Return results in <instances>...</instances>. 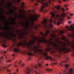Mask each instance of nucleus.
Here are the masks:
<instances>
[{
    "instance_id": "obj_1",
    "label": "nucleus",
    "mask_w": 74,
    "mask_h": 74,
    "mask_svg": "<svg viewBox=\"0 0 74 74\" xmlns=\"http://www.w3.org/2000/svg\"><path fill=\"white\" fill-rule=\"evenodd\" d=\"M68 36L69 37H71L72 39H73V42H71L66 39V38L64 36H63L62 38V40L64 41H65L67 42L66 44V42L64 43V46L62 47H60V45H58V51L60 53L62 52L63 53H66L67 52H70V50L69 48L67 47H71L73 49V53H74V33H71V34H68Z\"/></svg>"
},
{
    "instance_id": "obj_2",
    "label": "nucleus",
    "mask_w": 74,
    "mask_h": 74,
    "mask_svg": "<svg viewBox=\"0 0 74 74\" xmlns=\"http://www.w3.org/2000/svg\"><path fill=\"white\" fill-rule=\"evenodd\" d=\"M43 1H45V0H38L37 1L39 3H40L42 5L40 9V11L42 12H46L48 11V10H45V9L47 7H48V4H51V1L48 0V2H46L45 3H44Z\"/></svg>"
},
{
    "instance_id": "obj_3",
    "label": "nucleus",
    "mask_w": 74,
    "mask_h": 74,
    "mask_svg": "<svg viewBox=\"0 0 74 74\" xmlns=\"http://www.w3.org/2000/svg\"><path fill=\"white\" fill-rule=\"evenodd\" d=\"M15 44L12 45L11 46H10V49H14V51L15 53L12 54L13 56H16V53L21 52L19 49V48L15 47Z\"/></svg>"
},
{
    "instance_id": "obj_4",
    "label": "nucleus",
    "mask_w": 74,
    "mask_h": 74,
    "mask_svg": "<svg viewBox=\"0 0 74 74\" xmlns=\"http://www.w3.org/2000/svg\"><path fill=\"white\" fill-rule=\"evenodd\" d=\"M0 63H1V61L0 60ZM10 66H11V64L8 65L6 66H4L3 67H1L0 66V71L1 70H4L5 71H7L8 73H10L11 71V70H10L8 69V67H10Z\"/></svg>"
},
{
    "instance_id": "obj_5",
    "label": "nucleus",
    "mask_w": 74,
    "mask_h": 74,
    "mask_svg": "<svg viewBox=\"0 0 74 74\" xmlns=\"http://www.w3.org/2000/svg\"><path fill=\"white\" fill-rule=\"evenodd\" d=\"M69 72L65 70H63L62 71H63V73L64 74H73L72 73V71H73V68H71V69H69Z\"/></svg>"
},
{
    "instance_id": "obj_6",
    "label": "nucleus",
    "mask_w": 74,
    "mask_h": 74,
    "mask_svg": "<svg viewBox=\"0 0 74 74\" xmlns=\"http://www.w3.org/2000/svg\"><path fill=\"white\" fill-rule=\"evenodd\" d=\"M39 17H40V15L34 14V15L33 16L34 21H37Z\"/></svg>"
},
{
    "instance_id": "obj_7",
    "label": "nucleus",
    "mask_w": 74,
    "mask_h": 74,
    "mask_svg": "<svg viewBox=\"0 0 74 74\" xmlns=\"http://www.w3.org/2000/svg\"><path fill=\"white\" fill-rule=\"evenodd\" d=\"M50 36L52 38H53V39L55 38V40L57 41H58V39L56 38V35L55 34H51Z\"/></svg>"
},
{
    "instance_id": "obj_8",
    "label": "nucleus",
    "mask_w": 74,
    "mask_h": 74,
    "mask_svg": "<svg viewBox=\"0 0 74 74\" xmlns=\"http://www.w3.org/2000/svg\"><path fill=\"white\" fill-rule=\"evenodd\" d=\"M66 27L67 28V29L69 31H72V32H74V29L73 27H71V28H70L68 26H66Z\"/></svg>"
},
{
    "instance_id": "obj_9",
    "label": "nucleus",
    "mask_w": 74,
    "mask_h": 74,
    "mask_svg": "<svg viewBox=\"0 0 74 74\" xmlns=\"http://www.w3.org/2000/svg\"><path fill=\"white\" fill-rule=\"evenodd\" d=\"M24 24L26 27H26H27L29 25V21L27 20L26 21V23H24Z\"/></svg>"
},
{
    "instance_id": "obj_10",
    "label": "nucleus",
    "mask_w": 74,
    "mask_h": 74,
    "mask_svg": "<svg viewBox=\"0 0 74 74\" xmlns=\"http://www.w3.org/2000/svg\"><path fill=\"white\" fill-rule=\"evenodd\" d=\"M32 24L33 26H34V27L35 29H37V27H40V25L38 24L37 25H34V24L33 23H32Z\"/></svg>"
},
{
    "instance_id": "obj_11",
    "label": "nucleus",
    "mask_w": 74,
    "mask_h": 74,
    "mask_svg": "<svg viewBox=\"0 0 74 74\" xmlns=\"http://www.w3.org/2000/svg\"><path fill=\"white\" fill-rule=\"evenodd\" d=\"M0 44H1L2 46L3 47H4V48H5V47H7V46H6V45H5V44L3 43L2 42V41H0Z\"/></svg>"
},
{
    "instance_id": "obj_12",
    "label": "nucleus",
    "mask_w": 74,
    "mask_h": 74,
    "mask_svg": "<svg viewBox=\"0 0 74 74\" xmlns=\"http://www.w3.org/2000/svg\"><path fill=\"white\" fill-rule=\"evenodd\" d=\"M66 61H62L59 64L61 66H63V63H66Z\"/></svg>"
},
{
    "instance_id": "obj_13",
    "label": "nucleus",
    "mask_w": 74,
    "mask_h": 74,
    "mask_svg": "<svg viewBox=\"0 0 74 74\" xmlns=\"http://www.w3.org/2000/svg\"><path fill=\"white\" fill-rule=\"evenodd\" d=\"M54 8H55L58 10V11H59L60 9V6H55L54 7Z\"/></svg>"
},
{
    "instance_id": "obj_14",
    "label": "nucleus",
    "mask_w": 74,
    "mask_h": 74,
    "mask_svg": "<svg viewBox=\"0 0 74 74\" xmlns=\"http://www.w3.org/2000/svg\"><path fill=\"white\" fill-rule=\"evenodd\" d=\"M10 34L11 36H12L13 37H14V38H15V37H16V35L13 34V33L12 32H11L10 33Z\"/></svg>"
},
{
    "instance_id": "obj_15",
    "label": "nucleus",
    "mask_w": 74,
    "mask_h": 74,
    "mask_svg": "<svg viewBox=\"0 0 74 74\" xmlns=\"http://www.w3.org/2000/svg\"><path fill=\"white\" fill-rule=\"evenodd\" d=\"M22 38H24V37L23 36V33L21 34V35L19 37V38L20 39H21Z\"/></svg>"
},
{
    "instance_id": "obj_16",
    "label": "nucleus",
    "mask_w": 74,
    "mask_h": 74,
    "mask_svg": "<svg viewBox=\"0 0 74 74\" xmlns=\"http://www.w3.org/2000/svg\"><path fill=\"white\" fill-rule=\"evenodd\" d=\"M9 11L10 12V14H11L12 12H14V10H12V9H10V10Z\"/></svg>"
},
{
    "instance_id": "obj_17",
    "label": "nucleus",
    "mask_w": 74,
    "mask_h": 74,
    "mask_svg": "<svg viewBox=\"0 0 74 74\" xmlns=\"http://www.w3.org/2000/svg\"><path fill=\"white\" fill-rule=\"evenodd\" d=\"M36 74H41V71H39V72H37L36 71H35Z\"/></svg>"
},
{
    "instance_id": "obj_18",
    "label": "nucleus",
    "mask_w": 74,
    "mask_h": 74,
    "mask_svg": "<svg viewBox=\"0 0 74 74\" xmlns=\"http://www.w3.org/2000/svg\"><path fill=\"white\" fill-rule=\"evenodd\" d=\"M66 16V13L62 14L61 15V16L62 18H64V17H65V16Z\"/></svg>"
},
{
    "instance_id": "obj_19",
    "label": "nucleus",
    "mask_w": 74,
    "mask_h": 74,
    "mask_svg": "<svg viewBox=\"0 0 74 74\" xmlns=\"http://www.w3.org/2000/svg\"><path fill=\"white\" fill-rule=\"evenodd\" d=\"M46 70L47 71H52V69H50L48 68H47L46 69Z\"/></svg>"
},
{
    "instance_id": "obj_20",
    "label": "nucleus",
    "mask_w": 74,
    "mask_h": 74,
    "mask_svg": "<svg viewBox=\"0 0 74 74\" xmlns=\"http://www.w3.org/2000/svg\"><path fill=\"white\" fill-rule=\"evenodd\" d=\"M65 66L66 69H68V67H69V65L68 64H65Z\"/></svg>"
},
{
    "instance_id": "obj_21",
    "label": "nucleus",
    "mask_w": 74,
    "mask_h": 74,
    "mask_svg": "<svg viewBox=\"0 0 74 74\" xmlns=\"http://www.w3.org/2000/svg\"><path fill=\"white\" fill-rule=\"evenodd\" d=\"M10 19H11L12 21H13V22H14V21L15 20V19L14 18H12L11 17H10Z\"/></svg>"
},
{
    "instance_id": "obj_22",
    "label": "nucleus",
    "mask_w": 74,
    "mask_h": 74,
    "mask_svg": "<svg viewBox=\"0 0 74 74\" xmlns=\"http://www.w3.org/2000/svg\"><path fill=\"white\" fill-rule=\"evenodd\" d=\"M6 27H6V29H7V30H9V29L8 28V24L7 23V22H6Z\"/></svg>"
},
{
    "instance_id": "obj_23",
    "label": "nucleus",
    "mask_w": 74,
    "mask_h": 74,
    "mask_svg": "<svg viewBox=\"0 0 74 74\" xmlns=\"http://www.w3.org/2000/svg\"><path fill=\"white\" fill-rule=\"evenodd\" d=\"M38 65L39 67H41V64L40 63L38 64Z\"/></svg>"
},
{
    "instance_id": "obj_24",
    "label": "nucleus",
    "mask_w": 74,
    "mask_h": 74,
    "mask_svg": "<svg viewBox=\"0 0 74 74\" xmlns=\"http://www.w3.org/2000/svg\"><path fill=\"white\" fill-rule=\"evenodd\" d=\"M56 64H57V62H55L51 64V65H52V66H53V65H54V64H56Z\"/></svg>"
},
{
    "instance_id": "obj_25",
    "label": "nucleus",
    "mask_w": 74,
    "mask_h": 74,
    "mask_svg": "<svg viewBox=\"0 0 74 74\" xmlns=\"http://www.w3.org/2000/svg\"><path fill=\"white\" fill-rule=\"evenodd\" d=\"M25 66V64L22 63L21 65V67H23Z\"/></svg>"
},
{
    "instance_id": "obj_26",
    "label": "nucleus",
    "mask_w": 74,
    "mask_h": 74,
    "mask_svg": "<svg viewBox=\"0 0 74 74\" xmlns=\"http://www.w3.org/2000/svg\"><path fill=\"white\" fill-rule=\"evenodd\" d=\"M11 61H12V60H6L7 62H11Z\"/></svg>"
},
{
    "instance_id": "obj_27",
    "label": "nucleus",
    "mask_w": 74,
    "mask_h": 74,
    "mask_svg": "<svg viewBox=\"0 0 74 74\" xmlns=\"http://www.w3.org/2000/svg\"><path fill=\"white\" fill-rule=\"evenodd\" d=\"M6 35H5L6 37V38L7 39H8V35H7V33H5Z\"/></svg>"
},
{
    "instance_id": "obj_28",
    "label": "nucleus",
    "mask_w": 74,
    "mask_h": 74,
    "mask_svg": "<svg viewBox=\"0 0 74 74\" xmlns=\"http://www.w3.org/2000/svg\"><path fill=\"white\" fill-rule=\"evenodd\" d=\"M61 11H63V12H64V11H65V10H64V9L63 8H61Z\"/></svg>"
},
{
    "instance_id": "obj_29",
    "label": "nucleus",
    "mask_w": 74,
    "mask_h": 74,
    "mask_svg": "<svg viewBox=\"0 0 74 74\" xmlns=\"http://www.w3.org/2000/svg\"><path fill=\"white\" fill-rule=\"evenodd\" d=\"M60 32L61 34H63V33H64V31H60Z\"/></svg>"
},
{
    "instance_id": "obj_30",
    "label": "nucleus",
    "mask_w": 74,
    "mask_h": 74,
    "mask_svg": "<svg viewBox=\"0 0 74 74\" xmlns=\"http://www.w3.org/2000/svg\"><path fill=\"white\" fill-rule=\"evenodd\" d=\"M17 13H16L15 14V16L16 17V18H17Z\"/></svg>"
},
{
    "instance_id": "obj_31",
    "label": "nucleus",
    "mask_w": 74,
    "mask_h": 74,
    "mask_svg": "<svg viewBox=\"0 0 74 74\" xmlns=\"http://www.w3.org/2000/svg\"><path fill=\"white\" fill-rule=\"evenodd\" d=\"M35 6H37L38 5V3H36L34 4Z\"/></svg>"
},
{
    "instance_id": "obj_32",
    "label": "nucleus",
    "mask_w": 74,
    "mask_h": 74,
    "mask_svg": "<svg viewBox=\"0 0 74 74\" xmlns=\"http://www.w3.org/2000/svg\"><path fill=\"white\" fill-rule=\"evenodd\" d=\"M68 23L70 24V23H71V21H69L68 22Z\"/></svg>"
},
{
    "instance_id": "obj_33",
    "label": "nucleus",
    "mask_w": 74,
    "mask_h": 74,
    "mask_svg": "<svg viewBox=\"0 0 74 74\" xmlns=\"http://www.w3.org/2000/svg\"><path fill=\"white\" fill-rule=\"evenodd\" d=\"M50 41H53V39L52 38H50Z\"/></svg>"
},
{
    "instance_id": "obj_34",
    "label": "nucleus",
    "mask_w": 74,
    "mask_h": 74,
    "mask_svg": "<svg viewBox=\"0 0 74 74\" xmlns=\"http://www.w3.org/2000/svg\"><path fill=\"white\" fill-rule=\"evenodd\" d=\"M70 0H62V1H70Z\"/></svg>"
},
{
    "instance_id": "obj_35",
    "label": "nucleus",
    "mask_w": 74,
    "mask_h": 74,
    "mask_svg": "<svg viewBox=\"0 0 74 74\" xmlns=\"http://www.w3.org/2000/svg\"><path fill=\"white\" fill-rule=\"evenodd\" d=\"M67 17L68 19H70V17L69 16H67Z\"/></svg>"
},
{
    "instance_id": "obj_36",
    "label": "nucleus",
    "mask_w": 74,
    "mask_h": 74,
    "mask_svg": "<svg viewBox=\"0 0 74 74\" xmlns=\"http://www.w3.org/2000/svg\"><path fill=\"white\" fill-rule=\"evenodd\" d=\"M23 16L22 15H21L20 16V18H23Z\"/></svg>"
},
{
    "instance_id": "obj_37",
    "label": "nucleus",
    "mask_w": 74,
    "mask_h": 74,
    "mask_svg": "<svg viewBox=\"0 0 74 74\" xmlns=\"http://www.w3.org/2000/svg\"><path fill=\"white\" fill-rule=\"evenodd\" d=\"M21 62H22L21 61H20V62H18V64L19 65V64H21Z\"/></svg>"
},
{
    "instance_id": "obj_38",
    "label": "nucleus",
    "mask_w": 74,
    "mask_h": 74,
    "mask_svg": "<svg viewBox=\"0 0 74 74\" xmlns=\"http://www.w3.org/2000/svg\"><path fill=\"white\" fill-rule=\"evenodd\" d=\"M8 5L9 6V7H10V5H11V3H8Z\"/></svg>"
},
{
    "instance_id": "obj_39",
    "label": "nucleus",
    "mask_w": 74,
    "mask_h": 74,
    "mask_svg": "<svg viewBox=\"0 0 74 74\" xmlns=\"http://www.w3.org/2000/svg\"><path fill=\"white\" fill-rule=\"evenodd\" d=\"M69 10V8H66V11H67L68 10Z\"/></svg>"
},
{
    "instance_id": "obj_40",
    "label": "nucleus",
    "mask_w": 74,
    "mask_h": 74,
    "mask_svg": "<svg viewBox=\"0 0 74 74\" xmlns=\"http://www.w3.org/2000/svg\"><path fill=\"white\" fill-rule=\"evenodd\" d=\"M18 71H19V69H16V72H18Z\"/></svg>"
},
{
    "instance_id": "obj_41",
    "label": "nucleus",
    "mask_w": 74,
    "mask_h": 74,
    "mask_svg": "<svg viewBox=\"0 0 74 74\" xmlns=\"http://www.w3.org/2000/svg\"><path fill=\"white\" fill-rule=\"evenodd\" d=\"M3 57H1L0 58V60H2V59H3Z\"/></svg>"
},
{
    "instance_id": "obj_42",
    "label": "nucleus",
    "mask_w": 74,
    "mask_h": 74,
    "mask_svg": "<svg viewBox=\"0 0 74 74\" xmlns=\"http://www.w3.org/2000/svg\"><path fill=\"white\" fill-rule=\"evenodd\" d=\"M14 66L16 67H17L16 65L15 64H14Z\"/></svg>"
},
{
    "instance_id": "obj_43",
    "label": "nucleus",
    "mask_w": 74,
    "mask_h": 74,
    "mask_svg": "<svg viewBox=\"0 0 74 74\" xmlns=\"http://www.w3.org/2000/svg\"><path fill=\"white\" fill-rule=\"evenodd\" d=\"M52 1L53 2H55L56 1V0H52Z\"/></svg>"
},
{
    "instance_id": "obj_44",
    "label": "nucleus",
    "mask_w": 74,
    "mask_h": 74,
    "mask_svg": "<svg viewBox=\"0 0 74 74\" xmlns=\"http://www.w3.org/2000/svg\"><path fill=\"white\" fill-rule=\"evenodd\" d=\"M6 14L8 15H10V13H8V12H7L6 13Z\"/></svg>"
},
{
    "instance_id": "obj_45",
    "label": "nucleus",
    "mask_w": 74,
    "mask_h": 74,
    "mask_svg": "<svg viewBox=\"0 0 74 74\" xmlns=\"http://www.w3.org/2000/svg\"><path fill=\"white\" fill-rule=\"evenodd\" d=\"M58 3H61V1H60V0H58Z\"/></svg>"
},
{
    "instance_id": "obj_46",
    "label": "nucleus",
    "mask_w": 74,
    "mask_h": 74,
    "mask_svg": "<svg viewBox=\"0 0 74 74\" xmlns=\"http://www.w3.org/2000/svg\"><path fill=\"white\" fill-rule=\"evenodd\" d=\"M32 59V58H31L29 57L28 58L29 60H30V59Z\"/></svg>"
},
{
    "instance_id": "obj_47",
    "label": "nucleus",
    "mask_w": 74,
    "mask_h": 74,
    "mask_svg": "<svg viewBox=\"0 0 74 74\" xmlns=\"http://www.w3.org/2000/svg\"><path fill=\"white\" fill-rule=\"evenodd\" d=\"M3 53H6V52L4 51L3 52Z\"/></svg>"
},
{
    "instance_id": "obj_48",
    "label": "nucleus",
    "mask_w": 74,
    "mask_h": 74,
    "mask_svg": "<svg viewBox=\"0 0 74 74\" xmlns=\"http://www.w3.org/2000/svg\"><path fill=\"white\" fill-rule=\"evenodd\" d=\"M58 44H61L62 43V42H61L59 41L58 42Z\"/></svg>"
},
{
    "instance_id": "obj_49",
    "label": "nucleus",
    "mask_w": 74,
    "mask_h": 74,
    "mask_svg": "<svg viewBox=\"0 0 74 74\" xmlns=\"http://www.w3.org/2000/svg\"><path fill=\"white\" fill-rule=\"evenodd\" d=\"M15 22H13L12 23V24H13V25H15Z\"/></svg>"
},
{
    "instance_id": "obj_50",
    "label": "nucleus",
    "mask_w": 74,
    "mask_h": 74,
    "mask_svg": "<svg viewBox=\"0 0 74 74\" xmlns=\"http://www.w3.org/2000/svg\"><path fill=\"white\" fill-rule=\"evenodd\" d=\"M70 16H73V14H70Z\"/></svg>"
},
{
    "instance_id": "obj_51",
    "label": "nucleus",
    "mask_w": 74,
    "mask_h": 74,
    "mask_svg": "<svg viewBox=\"0 0 74 74\" xmlns=\"http://www.w3.org/2000/svg\"><path fill=\"white\" fill-rule=\"evenodd\" d=\"M68 6V5H65L64 6L65 7H67Z\"/></svg>"
},
{
    "instance_id": "obj_52",
    "label": "nucleus",
    "mask_w": 74,
    "mask_h": 74,
    "mask_svg": "<svg viewBox=\"0 0 74 74\" xmlns=\"http://www.w3.org/2000/svg\"><path fill=\"white\" fill-rule=\"evenodd\" d=\"M69 59V58H66V60H68Z\"/></svg>"
},
{
    "instance_id": "obj_53",
    "label": "nucleus",
    "mask_w": 74,
    "mask_h": 74,
    "mask_svg": "<svg viewBox=\"0 0 74 74\" xmlns=\"http://www.w3.org/2000/svg\"><path fill=\"white\" fill-rule=\"evenodd\" d=\"M52 32H53V33H55V31H54L53 30H52Z\"/></svg>"
},
{
    "instance_id": "obj_54",
    "label": "nucleus",
    "mask_w": 74,
    "mask_h": 74,
    "mask_svg": "<svg viewBox=\"0 0 74 74\" xmlns=\"http://www.w3.org/2000/svg\"><path fill=\"white\" fill-rule=\"evenodd\" d=\"M53 53H56V52L55 51H53Z\"/></svg>"
},
{
    "instance_id": "obj_55",
    "label": "nucleus",
    "mask_w": 74,
    "mask_h": 74,
    "mask_svg": "<svg viewBox=\"0 0 74 74\" xmlns=\"http://www.w3.org/2000/svg\"><path fill=\"white\" fill-rule=\"evenodd\" d=\"M14 43H15V44H16V42H15V41H16V40H14Z\"/></svg>"
},
{
    "instance_id": "obj_56",
    "label": "nucleus",
    "mask_w": 74,
    "mask_h": 74,
    "mask_svg": "<svg viewBox=\"0 0 74 74\" xmlns=\"http://www.w3.org/2000/svg\"><path fill=\"white\" fill-rule=\"evenodd\" d=\"M46 66H48V64H46Z\"/></svg>"
},
{
    "instance_id": "obj_57",
    "label": "nucleus",
    "mask_w": 74,
    "mask_h": 74,
    "mask_svg": "<svg viewBox=\"0 0 74 74\" xmlns=\"http://www.w3.org/2000/svg\"><path fill=\"white\" fill-rule=\"evenodd\" d=\"M1 29V30H2L3 28L2 27H1L0 28Z\"/></svg>"
},
{
    "instance_id": "obj_58",
    "label": "nucleus",
    "mask_w": 74,
    "mask_h": 74,
    "mask_svg": "<svg viewBox=\"0 0 74 74\" xmlns=\"http://www.w3.org/2000/svg\"><path fill=\"white\" fill-rule=\"evenodd\" d=\"M72 56H74V54H72Z\"/></svg>"
},
{
    "instance_id": "obj_59",
    "label": "nucleus",
    "mask_w": 74,
    "mask_h": 74,
    "mask_svg": "<svg viewBox=\"0 0 74 74\" xmlns=\"http://www.w3.org/2000/svg\"><path fill=\"white\" fill-rule=\"evenodd\" d=\"M21 53H23V51H22L21 52Z\"/></svg>"
},
{
    "instance_id": "obj_60",
    "label": "nucleus",
    "mask_w": 74,
    "mask_h": 74,
    "mask_svg": "<svg viewBox=\"0 0 74 74\" xmlns=\"http://www.w3.org/2000/svg\"><path fill=\"white\" fill-rule=\"evenodd\" d=\"M9 74H11V73H9Z\"/></svg>"
},
{
    "instance_id": "obj_61",
    "label": "nucleus",
    "mask_w": 74,
    "mask_h": 74,
    "mask_svg": "<svg viewBox=\"0 0 74 74\" xmlns=\"http://www.w3.org/2000/svg\"><path fill=\"white\" fill-rule=\"evenodd\" d=\"M33 0H31V1H33Z\"/></svg>"
},
{
    "instance_id": "obj_62",
    "label": "nucleus",
    "mask_w": 74,
    "mask_h": 74,
    "mask_svg": "<svg viewBox=\"0 0 74 74\" xmlns=\"http://www.w3.org/2000/svg\"><path fill=\"white\" fill-rule=\"evenodd\" d=\"M29 12H31V10H30L29 11Z\"/></svg>"
},
{
    "instance_id": "obj_63",
    "label": "nucleus",
    "mask_w": 74,
    "mask_h": 74,
    "mask_svg": "<svg viewBox=\"0 0 74 74\" xmlns=\"http://www.w3.org/2000/svg\"><path fill=\"white\" fill-rule=\"evenodd\" d=\"M1 16V17H3V16H2V15Z\"/></svg>"
},
{
    "instance_id": "obj_64",
    "label": "nucleus",
    "mask_w": 74,
    "mask_h": 74,
    "mask_svg": "<svg viewBox=\"0 0 74 74\" xmlns=\"http://www.w3.org/2000/svg\"><path fill=\"white\" fill-rule=\"evenodd\" d=\"M42 63H43V61L42 62Z\"/></svg>"
}]
</instances>
